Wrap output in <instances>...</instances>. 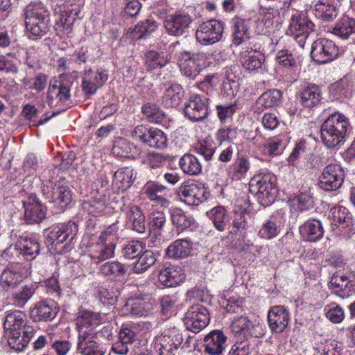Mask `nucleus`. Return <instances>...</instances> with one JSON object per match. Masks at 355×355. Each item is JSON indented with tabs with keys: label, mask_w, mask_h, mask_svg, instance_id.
<instances>
[{
	"label": "nucleus",
	"mask_w": 355,
	"mask_h": 355,
	"mask_svg": "<svg viewBox=\"0 0 355 355\" xmlns=\"http://www.w3.org/2000/svg\"><path fill=\"white\" fill-rule=\"evenodd\" d=\"M178 195L184 203L190 206H197L207 200L209 193L203 183L187 181L178 189Z\"/></svg>",
	"instance_id": "obj_4"
},
{
	"label": "nucleus",
	"mask_w": 355,
	"mask_h": 355,
	"mask_svg": "<svg viewBox=\"0 0 355 355\" xmlns=\"http://www.w3.org/2000/svg\"><path fill=\"white\" fill-rule=\"evenodd\" d=\"M50 21L51 20H36L24 22L27 31L37 39L41 38L49 31Z\"/></svg>",
	"instance_id": "obj_53"
},
{
	"label": "nucleus",
	"mask_w": 355,
	"mask_h": 355,
	"mask_svg": "<svg viewBox=\"0 0 355 355\" xmlns=\"http://www.w3.org/2000/svg\"><path fill=\"white\" fill-rule=\"evenodd\" d=\"M35 332L33 327H26L24 331L7 334L8 345L17 352L23 351Z\"/></svg>",
	"instance_id": "obj_26"
},
{
	"label": "nucleus",
	"mask_w": 355,
	"mask_h": 355,
	"mask_svg": "<svg viewBox=\"0 0 355 355\" xmlns=\"http://www.w3.org/2000/svg\"><path fill=\"white\" fill-rule=\"evenodd\" d=\"M146 144L150 148L163 149L167 146L166 136L161 130L150 128Z\"/></svg>",
	"instance_id": "obj_52"
},
{
	"label": "nucleus",
	"mask_w": 355,
	"mask_h": 355,
	"mask_svg": "<svg viewBox=\"0 0 355 355\" xmlns=\"http://www.w3.org/2000/svg\"><path fill=\"white\" fill-rule=\"evenodd\" d=\"M144 250L141 243L132 241L123 247L122 256L126 259H134L138 258Z\"/></svg>",
	"instance_id": "obj_61"
},
{
	"label": "nucleus",
	"mask_w": 355,
	"mask_h": 355,
	"mask_svg": "<svg viewBox=\"0 0 355 355\" xmlns=\"http://www.w3.org/2000/svg\"><path fill=\"white\" fill-rule=\"evenodd\" d=\"M115 243L98 241L92 246L89 257L92 263H99L112 258L114 256Z\"/></svg>",
	"instance_id": "obj_25"
},
{
	"label": "nucleus",
	"mask_w": 355,
	"mask_h": 355,
	"mask_svg": "<svg viewBox=\"0 0 355 355\" xmlns=\"http://www.w3.org/2000/svg\"><path fill=\"white\" fill-rule=\"evenodd\" d=\"M135 147L128 140L120 138L115 141L112 147L114 155L119 157H130L134 155L132 150Z\"/></svg>",
	"instance_id": "obj_57"
},
{
	"label": "nucleus",
	"mask_w": 355,
	"mask_h": 355,
	"mask_svg": "<svg viewBox=\"0 0 355 355\" xmlns=\"http://www.w3.org/2000/svg\"><path fill=\"white\" fill-rule=\"evenodd\" d=\"M22 282V277L17 270L7 268L0 276V286L5 291H10L17 288Z\"/></svg>",
	"instance_id": "obj_36"
},
{
	"label": "nucleus",
	"mask_w": 355,
	"mask_h": 355,
	"mask_svg": "<svg viewBox=\"0 0 355 355\" xmlns=\"http://www.w3.org/2000/svg\"><path fill=\"white\" fill-rule=\"evenodd\" d=\"M338 48L331 40L319 39L312 44L311 57L318 64H324L335 59Z\"/></svg>",
	"instance_id": "obj_9"
},
{
	"label": "nucleus",
	"mask_w": 355,
	"mask_h": 355,
	"mask_svg": "<svg viewBox=\"0 0 355 355\" xmlns=\"http://www.w3.org/2000/svg\"><path fill=\"white\" fill-rule=\"evenodd\" d=\"M42 192L58 211H63L72 200V191L64 178H60L55 182H47L42 187Z\"/></svg>",
	"instance_id": "obj_2"
},
{
	"label": "nucleus",
	"mask_w": 355,
	"mask_h": 355,
	"mask_svg": "<svg viewBox=\"0 0 355 355\" xmlns=\"http://www.w3.org/2000/svg\"><path fill=\"white\" fill-rule=\"evenodd\" d=\"M70 89L63 83L51 81L47 92V103L51 107H57L69 100Z\"/></svg>",
	"instance_id": "obj_21"
},
{
	"label": "nucleus",
	"mask_w": 355,
	"mask_h": 355,
	"mask_svg": "<svg viewBox=\"0 0 355 355\" xmlns=\"http://www.w3.org/2000/svg\"><path fill=\"white\" fill-rule=\"evenodd\" d=\"M209 321L207 309L200 304L191 306L185 313L184 323L187 329L193 333H198L205 328Z\"/></svg>",
	"instance_id": "obj_13"
},
{
	"label": "nucleus",
	"mask_w": 355,
	"mask_h": 355,
	"mask_svg": "<svg viewBox=\"0 0 355 355\" xmlns=\"http://www.w3.org/2000/svg\"><path fill=\"white\" fill-rule=\"evenodd\" d=\"M142 112L150 122L155 123L162 122L165 117L163 111L155 104H145L142 107Z\"/></svg>",
	"instance_id": "obj_60"
},
{
	"label": "nucleus",
	"mask_w": 355,
	"mask_h": 355,
	"mask_svg": "<svg viewBox=\"0 0 355 355\" xmlns=\"http://www.w3.org/2000/svg\"><path fill=\"white\" fill-rule=\"evenodd\" d=\"M223 30V24L221 21L210 19L198 26L196 38L202 45H211L222 39Z\"/></svg>",
	"instance_id": "obj_8"
},
{
	"label": "nucleus",
	"mask_w": 355,
	"mask_h": 355,
	"mask_svg": "<svg viewBox=\"0 0 355 355\" xmlns=\"http://www.w3.org/2000/svg\"><path fill=\"white\" fill-rule=\"evenodd\" d=\"M101 316L98 313L89 311H83L80 313L76 320L77 328L79 334L81 332H90V331H84V328L96 327L101 324Z\"/></svg>",
	"instance_id": "obj_42"
},
{
	"label": "nucleus",
	"mask_w": 355,
	"mask_h": 355,
	"mask_svg": "<svg viewBox=\"0 0 355 355\" xmlns=\"http://www.w3.org/2000/svg\"><path fill=\"white\" fill-rule=\"evenodd\" d=\"M314 24L302 12H295L290 19L288 32L296 38H307L314 31Z\"/></svg>",
	"instance_id": "obj_16"
},
{
	"label": "nucleus",
	"mask_w": 355,
	"mask_h": 355,
	"mask_svg": "<svg viewBox=\"0 0 355 355\" xmlns=\"http://www.w3.org/2000/svg\"><path fill=\"white\" fill-rule=\"evenodd\" d=\"M289 320V313L284 306H275L268 311V324L273 332H283L288 327Z\"/></svg>",
	"instance_id": "obj_20"
},
{
	"label": "nucleus",
	"mask_w": 355,
	"mask_h": 355,
	"mask_svg": "<svg viewBox=\"0 0 355 355\" xmlns=\"http://www.w3.org/2000/svg\"><path fill=\"white\" fill-rule=\"evenodd\" d=\"M210 214L211 219L217 230L223 232L227 230L229 232L232 218L223 207L217 206L214 207L210 211Z\"/></svg>",
	"instance_id": "obj_37"
},
{
	"label": "nucleus",
	"mask_w": 355,
	"mask_h": 355,
	"mask_svg": "<svg viewBox=\"0 0 355 355\" xmlns=\"http://www.w3.org/2000/svg\"><path fill=\"white\" fill-rule=\"evenodd\" d=\"M179 166L183 173L189 175H198L202 172V164L199 159L190 153L181 157Z\"/></svg>",
	"instance_id": "obj_40"
},
{
	"label": "nucleus",
	"mask_w": 355,
	"mask_h": 355,
	"mask_svg": "<svg viewBox=\"0 0 355 355\" xmlns=\"http://www.w3.org/2000/svg\"><path fill=\"white\" fill-rule=\"evenodd\" d=\"M324 311L326 317L333 323H340L345 318L343 309L336 304L326 306Z\"/></svg>",
	"instance_id": "obj_64"
},
{
	"label": "nucleus",
	"mask_w": 355,
	"mask_h": 355,
	"mask_svg": "<svg viewBox=\"0 0 355 355\" xmlns=\"http://www.w3.org/2000/svg\"><path fill=\"white\" fill-rule=\"evenodd\" d=\"M81 87L85 96L88 98L95 94L107 80L108 76L105 71L85 70L82 75Z\"/></svg>",
	"instance_id": "obj_14"
},
{
	"label": "nucleus",
	"mask_w": 355,
	"mask_h": 355,
	"mask_svg": "<svg viewBox=\"0 0 355 355\" xmlns=\"http://www.w3.org/2000/svg\"><path fill=\"white\" fill-rule=\"evenodd\" d=\"M183 335L180 330L173 328L167 334L161 336L157 340L155 348L159 355H175L178 350L191 347V342L195 341L193 337L187 336L183 343Z\"/></svg>",
	"instance_id": "obj_3"
},
{
	"label": "nucleus",
	"mask_w": 355,
	"mask_h": 355,
	"mask_svg": "<svg viewBox=\"0 0 355 355\" xmlns=\"http://www.w3.org/2000/svg\"><path fill=\"white\" fill-rule=\"evenodd\" d=\"M78 230L77 224L72 221L60 224L53 227L48 233L46 243L55 249L64 244L62 248H64L73 241Z\"/></svg>",
	"instance_id": "obj_5"
},
{
	"label": "nucleus",
	"mask_w": 355,
	"mask_h": 355,
	"mask_svg": "<svg viewBox=\"0 0 355 355\" xmlns=\"http://www.w3.org/2000/svg\"><path fill=\"white\" fill-rule=\"evenodd\" d=\"M231 329L232 332L239 336H251L260 338L263 335L261 331H259L261 329L259 323L252 322L246 316L243 315L234 318L232 320Z\"/></svg>",
	"instance_id": "obj_19"
},
{
	"label": "nucleus",
	"mask_w": 355,
	"mask_h": 355,
	"mask_svg": "<svg viewBox=\"0 0 355 355\" xmlns=\"http://www.w3.org/2000/svg\"><path fill=\"white\" fill-rule=\"evenodd\" d=\"M35 293V288L33 284L24 285L19 290L12 292L10 302L17 308H23Z\"/></svg>",
	"instance_id": "obj_44"
},
{
	"label": "nucleus",
	"mask_w": 355,
	"mask_h": 355,
	"mask_svg": "<svg viewBox=\"0 0 355 355\" xmlns=\"http://www.w3.org/2000/svg\"><path fill=\"white\" fill-rule=\"evenodd\" d=\"M77 350L81 355H104L100 344L94 340L92 332H81L78 335Z\"/></svg>",
	"instance_id": "obj_22"
},
{
	"label": "nucleus",
	"mask_w": 355,
	"mask_h": 355,
	"mask_svg": "<svg viewBox=\"0 0 355 355\" xmlns=\"http://www.w3.org/2000/svg\"><path fill=\"white\" fill-rule=\"evenodd\" d=\"M157 28L155 21L146 20L136 25L132 32V36L135 40H141L150 35Z\"/></svg>",
	"instance_id": "obj_58"
},
{
	"label": "nucleus",
	"mask_w": 355,
	"mask_h": 355,
	"mask_svg": "<svg viewBox=\"0 0 355 355\" xmlns=\"http://www.w3.org/2000/svg\"><path fill=\"white\" fill-rule=\"evenodd\" d=\"M349 284L350 281L347 276L336 273L330 280L329 287L336 295L345 298L349 295Z\"/></svg>",
	"instance_id": "obj_38"
},
{
	"label": "nucleus",
	"mask_w": 355,
	"mask_h": 355,
	"mask_svg": "<svg viewBox=\"0 0 355 355\" xmlns=\"http://www.w3.org/2000/svg\"><path fill=\"white\" fill-rule=\"evenodd\" d=\"M23 207L25 220L29 224L40 223L46 218V208L35 195L32 194L24 200Z\"/></svg>",
	"instance_id": "obj_15"
},
{
	"label": "nucleus",
	"mask_w": 355,
	"mask_h": 355,
	"mask_svg": "<svg viewBox=\"0 0 355 355\" xmlns=\"http://www.w3.org/2000/svg\"><path fill=\"white\" fill-rule=\"evenodd\" d=\"M57 313V304L52 300L40 301L30 311L31 318L35 322L51 321L55 318Z\"/></svg>",
	"instance_id": "obj_18"
},
{
	"label": "nucleus",
	"mask_w": 355,
	"mask_h": 355,
	"mask_svg": "<svg viewBox=\"0 0 355 355\" xmlns=\"http://www.w3.org/2000/svg\"><path fill=\"white\" fill-rule=\"evenodd\" d=\"M24 21L51 20V13L46 6L40 1H31L24 10Z\"/></svg>",
	"instance_id": "obj_27"
},
{
	"label": "nucleus",
	"mask_w": 355,
	"mask_h": 355,
	"mask_svg": "<svg viewBox=\"0 0 355 355\" xmlns=\"http://www.w3.org/2000/svg\"><path fill=\"white\" fill-rule=\"evenodd\" d=\"M126 216L128 223L133 231L139 234L146 232V217L138 206H131L127 211Z\"/></svg>",
	"instance_id": "obj_32"
},
{
	"label": "nucleus",
	"mask_w": 355,
	"mask_h": 355,
	"mask_svg": "<svg viewBox=\"0 0 355 355\" xmlns=\"http://www.w3.org/2000/svg\"><path fill=\"white\" fill-rule=\"evenodd\" d=\"M82 208L90 215L99 216L106 208L105 196H101L99 198H94L87 201H84L82 203Z\"/></svg>",
	"instance_id": "obj_51"
},
{
	"label": "nucleus",
	"mask_w": 355,
	"mask_h": 355,
	"mask_svg": "<svg viewBox=\"0 0 355 355\" xmlns=\"http://www.w3.org/2000/svg\"><path fill=\"white\" fill-rule=\"evenodd\" d=\"M314 12L316 17L327 21H331L338 15L336 8L328 0L318 1L314 6Z\"/></svg>",
	"instance_id": "obj_43"
},
{
	"label": "nucleus",
	"mask_w": 355,
	"mask_h": 355,
	"mask_svg": "<svg viewBox=\"0 0 355 355\" xmlns=\"http://www.w3.org/2000/svg\"><path fill=\"white\" fill-rule=\"evenodd\" d=\"M349 119L341 113H334L324 121L320 128L321 139L329 148H337L345 141L350 129Z\"/></svg>",
	"instance_id": "obj_1"
},
{
	"label": "nucleus",
	"mask_w": 355,
	"mask_h": 355,
	"mask_svg": "<svg viewBox=\"0 0 355 355\" xmlns=\"http://www.w3.org/2000/svg\"><path fill=\"white\" fill-rule=\"evenodd\" d=\"M177 271L173 268L168 267L160 271L159 281L163 285L168 287H173L178 284Z\"/></svg>",
	"instance_id": "obj_63"
},
{
	"label": "nucleus",
	"mask_w": 355,
	"mask_h": 355,
	"mask_svg": "<svg viewBox=\"0 0 355 355\" xmlns=\"http://www.w3.org/2000/svg\"><path fill=\"white\" fill-rule=\"evenodd\" d=\"M282 98V92L276 89L263 93L257 99V104L263 108H271L277 106Z\"/></svg>",
	"instance_id": "obj_48"
},
{
	"label": "nucleus",
	"mask_w": 355,
	"mask_h": 355,
	"mask_svg": "<svg viewBox=\"0 0 355 355\" xmlns=\"http://www.w3.org/2000/svg\"><path fill=\"white\" fill-rule=\"evenodd\" d=\"M263 62V56L255 52L245 53L241 58L243 68L252 71L261 69Z\"/></svg>",
	"instance_id": "obj_55"
},
{
	"label": "nucleus",
	"mask_w": 355,
	"mask_h": 355,
	"mask_svg": "<svg viewBox=\"0 0 355 355\" xmlns=\"http://www.w3.org/2000/svg\"><path fill=\"white\" fill-rule=\"evenodd\" d=\"M300 232L309 241L320 239L324 234L322 223L319 220H309L300 227Z\"/></svg>",
	"instance_id": "obj_33"
},
{
	"label": "nucleus",
	"mask_w": 355,
	"mask_h": 355,
	"mask_svg": "<svg viewBox=\"0 0 355 355\" xmlns=\"http://www.w3.org/2000/svg\"><path fill=\"white\" fill-rule=\"evenodd\" d=\"M26 327H31L27 324L26 314L21 311H7L3 322V328L6 334L26 330Z\"/></svg>",
	"instance_id": "obj_23"
},
{
	"label": "nucleus",
	"mask_w": 355,
	"mask_h": 355,
	"mask_svg": "<svg viewBox=\"0 0 355 355\" xmlns=\"http://www.w3.org/2000/svg\"><path fill=\"white\" fill-rule=\"evenodd\" d=\"M344 178V171L340 166L329 164L323 169L318 184L324 191H336L343 184Z\"/></svg>",
	"instance_id": "obj_10"
},
{
	"label": "nucleus",
	"mask_w": 355,
	"mask_h": 355,
	"mask_svg": "<svg viewBox=\"0 0 355 355\" xmlns=\"http://www.w3.org/2000/svg\"><path fill=\"white\" fill-rule=\"evenodd\" d=\"M333 33L343 40H347L355 33V19L344 16L333 28Z\"/></svg>",
	"instance_id": "obj_47"
},
{
	"label": "nucleus",
	"mask_w": 355,
	"mask_h": 355,
	"mask_svg": "<svg viewBox=\"0 0 355 355\" xmlns=\"http://www.w3.org/2000/svg\"><path fill=\"white\" fill-rule=\"evenodd\" d=\"M166 190V187L162 184L152 182L146 187L145 193L148 198L154 202L155 205H159L162 207H167L169 205V201L162 193Z\"/></svg>",
	"instance_id": "obj_35"
},
{
	"label": "nucleus",
	"mask_w": 355,
	"mask_h": 355,
	"mask_svg": "<svg viewBox=\"0 0 355 355\" xmlns=\"http://www.w3.org/2000/svg\"><path fill=\"white\" fill-rule=\"evenodd\" d=\"M255 345L248 340L236 343L229 352V355H257Z\"/></svg>",
	"instance_id": "obj_59"
},
{
	"label": "nucleus",
	"mask_w": 355,
	"mask_h": 355,
	"mask_svg": "<svg viewBox=\"0 0 355 355\" xmlns=\"http://www.w3.org/2000/svg\"><path fill=\"white\" fill-rule=\"evenodd\" d=\"M40 252V243L35 239L20 236L15 245H11L3 251L5 257L15 259L21 255L24 259L33 260Z\"/></svg>",
	"instance_id": "obj_7"
},
{
	"label": "nucleus",
	"mask_w": 355,
	"mask_h": 355,
	"mask_svg": "<svg viewBox=\"0 0 355 355\" xmlns=\"http://www.w3.org/2000/svg\"><path fill=\"white\" fill-rule=\"evenodd\" d=\"M249 190L257 196L259 203L263 206H268L275 200V186L268 176L257 175L252 178L249 183Z\"/></svg>",
	"instance_id": "obj_6"
},
{
	"label": "nucleus",
	"mask_w": 355,
	"mask_h": 355,
	"mask_svg": "<svg viewBox=\"0 0 355 355\" xmlns=\"http://www.w3.org/2000/svg\"><path fill=\"white\" fill-rule=\"evenodd\" d=\"M227 337L221 331H212L204 338L205 352L209 355H221Z\"/></svg>",
	"instance_id": "obj_24"
},
{
	"label": "nucleus",
	"mask_w": 355,
	"mask_h": 355,
	"mask_svg": "<svg viewBox=\"0 0 355 355\" xmlns=\"http://www.w3.org/2000/svg\"><path fill=\"white\" fill-rule=\"evenodd\" d=\"M125 306L129 313L136 317L147 315L150 310V306L142 299H129Z\"/></svg>",
	"instance_id": "obj_54"
},
{
	"label": "nucleus",
	"mask_w": 355,
	"mask_h": 355,
	"mask_svg": "<svg viewBox=\"0 0 355 355\" xmlns=\"http://www.w3.org/2000/svg\"><path fill=\"white\" fill-rule=\"evenodd\" d=\"M192 20L189 15L175 13L168 15L164 21V26L170 35L181 36L184 35Z\"/></svg>",
	"instance_id": "obj_17"
},
{
	"label": "nucleus",
	"mask_w": 355,
	"mask_h": 355,
	"mask_svg": "<svg viewBox=\"0 0 355 355\" xmlns=\"http://www.w3.org/2000/svg\"><path fill=\"white\" fill-rule=\"evenodd\" d=\"M239 89V84L236 76L231 69H227L225 78L222 83L221 94L223 96L232 98L234 97Z\"/></svg>",
	"instance_id": "obj_46"
},
{
	"label": "nucleus",
	"mask_w": 355,
	"mask_h": 355,
	"mask_svg": "<svg viewBox=\"0 0 355 355\" xmlns=\"http://www.w3.org/2000/svg\"><path fill=\"white\" fill-rule=\"evenodd\" d=\"M300 103L304 107L311 108L321 101L322 94L320 87L311 84L302 89L300 93Z\"/></svg>",
	"instance_id": "obj_30"
},
{
	"label": "nucleus",
	"mask_w": 355,
	"mask_h": 355,
	"mask_svg": "<svg viewBox=\"0 0 355 355\" xmlns=\"http://www.w3.org/2000/svg\"><path fill=\"white\" fill-rule=\"evenodd\" d=\"M136 177V172L133 168L124 167L118 169L113 177V184L121 191H126L131 186Z\"/></svg>",
	"instance_id": "obj_31"
},
{
	"label": "nucleus",
	"mask_w": 355,
	"mask_h": 355,
	"mask_svg": "<svg viewBox=\"0 0 355 355\" xmlns=\"http://www.w3.org/2000/svg\"><path fill=\"white\" fill-rule=\"evenodd\" d=\"M184 116L191 121H201L209 114V99L200 95H194L184 103Z\"/></svg>",
	"instance_id": "obj_11"
},
{
	"label": "nucleus",
	"mask_w": 355,
	"mask_h": 355,
	"mask_svg": "<svg viewBox=\"0 0 355 355\" xmlns=\"http://www.w3.org/2000/svg\"><path fill=\"white\" fill-rule=\"evenodd\" d=\"M251 167L250 157L244 154L238 153L234 163L228 169V175L235 180L243 178Z\"/></svg>",
	"instance_id": "obj_29"
},
{
	"label": "nucleus",
	"mask_w": 355,
	"mask_h": 355,
	"mask_svg": "<svg viewBox=\"0 0 355 355\" xmlns=\"http://www.w3.org/2000/svg\"><path fill=\"white\" fill-rule=\"evenodd\" d=\"M127 270L124 265L119 261H107L99 268V273L109 278L124 275Z\"/></svg>",
	"instance_id": "obj_50"
},
{
	"label": "nucleus",
	"mask_w": 355,
	"mask_h": 355,
	"mask_svg": "<svg viewBox=\"0 0 355 355\" xmlns=\"http://www.w3.org/2000/svg\"><path fill=\"white\" fill-rule=\"evenodd\" d=\"M184 91L178 84L171 85L168 87L162 97V104L166 108L177 107L183 97Z\"/></svg>",
	"instance_id": "obj_39"
},
{
	"label": "nucleus",
	"mask_w": 355,
	"mask_h": 355,
	"mask_svg": "<svg viewBox=\"0 0 355 355\" xmlns=\"http://www.w3.org/2000/svg\"><path fill=\"white\" fill-rule=\"evenodd\" d=\"M155 261L154 253L151 250H144L137 258V261L134 263L132 271L137 274L143 273L153 266Z\"/></svg>",
	"instance_id": "obj_49"
},
{
	"label": "nucleus",
	"mask_w": 355,
	"mask_h": 355,
	"mask_svg": "<svg viewBox=\"0 0 355 355\" xmlns=\"http://www.w3.org/2000/svg\"><path fill=\"white\" fill-rule=\"evenodd\" d=\"M279 228L276 220L270 218L264 222L259 232L261 238L265 239H271L277 236Z\"/></svg>",
	"instance_id": "obj_62"
},
{
	"label": "nucleus",
	"mask_w": 355,
	"mask_h": 355,
	"mask_svg": "<svg viewBox=\"0 0 355 355\" xmlns=\"http://www.w3.org/2000/svg\"><path fill=\"white\" fill-rule=\"evenodd\" d=\"M203 60V55L184 51L178 55V62L182 73L191 79H195L202 70L200 62Z\"/></svg>",
	"instance_id": "obj_12"
},
{
	"label": "nucleus",
	"mask_w": 355,
	"mask_h": 355,
	"mask_svg": "<svg viewBox=\"0 0 355 355\" xmlns=\"http://www.w3.org/2000/svg\"><path fill=\"white\" fill-rule=\"evenodd\" d=\"M73 10H64L59 15V19L55 21L54 29L56 34L60 37H64L72 32V25L78 15V8Z\"/></svg>",
	"instance_id": "obj_28"
},
{
	"label": "nucleus",
	"mask_w": 355,
	"mask_h": 355,
	"mask_svg": "<svg viewBox=\"0 0 355 355\" xmlns=\"http://www.w3.org/2000/svg\"><path fill=\"white\" fill-rule=\"evenodd\" d=\"M329 217L331 225L341 228L349 227L353 222L352 214L343 206L333 207L330 210Z\"/></svg>",
	"instance_id": "obj_34"
},
{
	"label": "nucleus",
	"mask_w": 355,
	"mask_h": 355,
	"mask_svg": "<svg viewBox=\"0 0 355 355\" xmlns=\"http://www.w3.org/2000/svg\"><path fill=\"white\" fill-rule=\"evenodd\" d=\"M191 243L189 239H178L171 243L166 250V255L170 258H183L189 254Z\"/></svg>",
	"instance_id": "obj_41"
},
{
	"label": "nucleus",
	"mask_w": 355,
	"mask_h": 355,
	"mask_svg": "<svg viewBox=\"0 0 355 355\" xmlns=\"http://www.w3.org/2000/svg\"><path fill=\"white\" fill-rule=\"evenodd\" d=\"M313 198L312 196L303 192L291 200V208L295 211H303L313 207Z\"/></svg>",
	"instance_id": "obj_56"
},
{
	"label": "nucleus",
	"mask_w": 355,
	"mask_h": 355,
	"mask_svg": "<svg viewBox=\"0 0 355 355\" xmlns=\"http://www.w3.org/2000/svg\"><path fill=\"white\" fill-rule=\"evenodd\" d=\"M231 218L232 222L230 221L229 233L236 234L247 228L248 220L250 219V214L245 209H240L239 211H234Z\"/></svg>",
	"instance_id": "obj_45"
}]
</instances>
